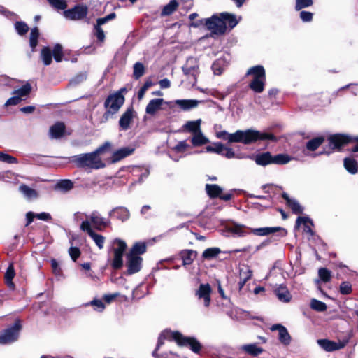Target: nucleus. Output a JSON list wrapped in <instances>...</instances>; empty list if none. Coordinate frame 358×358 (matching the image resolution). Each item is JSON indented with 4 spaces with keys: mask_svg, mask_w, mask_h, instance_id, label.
<instances>
[{
    "mask_svg": "<svg viewBox=\"0 0 358 358\" xmlns=\"http://www.w3.org/2000/svg\"><path fill=\"white\" fill-rule=\"evenodd\" d=\"M216 136L218 138L227 141L229 143H242L245 145L257 141L274 139V136L271 134L260 132L253 129L238 130L233 134H229L226 131H221L216 133Z\"/></svg>",
    "mask_w": 358,
    "mask_h": 358,
    "instance_id": "nucleus-1",
    "label": "nucleus"
},
{
    "mask_svg": "<svg viewBox=\"0 0 358 358\" xmlns=\"http://www.w3.org/2000/svg\"><path fill=\"white\" fill-rule=\"evenodd\" d=\"M165 340L169 341H175L180 345L189 346L192 351L195 353H199L201 349V343L194 338L183 336L178 331L164 330L159 336L157 348L152 352L154 357H159L157 354V350L164 344Z\"/></svg>",
    "mask_w": 358,
    "mask_h": 358,
    "instance_id": "nucleus-2",
    "label": "nucleus"
},
{
    "mask_svg": "<svg viewBox=\"0 0 358 358\" xmlns=\"http://www.w3.org/2000/svg\"><path fill=\"white\" fill-rule=\"evenodd\" d=\"M110 146V144L108 142H106L94 152L73 156L71 161L79 167H87L95 169L103 168L105 166V164L99 157V155Z\"/></svg>",
    "mask_w": 358,
    "mask_h": 358,
    "instance_id": "nucleus-3",
    "label": "nucleus"
},
{
    "mask_svg": "<svg viewBox=\"0 0 358 358\" xmlns=\"http://www.w3.org/2000/svg\"><path fill=\"white\" fill-rule=\"evenodd\" d=\"M253 159L257 165L266 166L269 164H286L292 159V157L287 154L272 155L270 152H264L255 155Z\"/></svg>",
    "mask_w": 358,
    "mask_h": 358,
    "instance_id": "nucleus-4",
    "label": "nucleus"
},
{
    "mask_svg": "<svg viewBox=\"0 0 358 358\" xmlns=\"http://www.w3.org/2000/svg\"><path fill=\"white\" fill-rule=\"evenodd\" d=\"M201 24H205L212 34L216 35L224 34L227 29L222 17L220 15L219 17L217 15H213L210 18L202 19L198 22H192L191 25L197 27Z\"/></svg>",
    "mask_w": 358,
    "mask_h": 358,
    "instance_id": "nucleus-5",
    "label": "nucleus"
},
{
    "mask_svg": "<svg viewBox=\"0 0 358 358\" xmlns=\"http://www.w3.org/2000/svg\"><path fill=\"white\" fill-rule=\"evenodd\" d=\"M248 75L253 76V80L250 83V87L255 92L260 93L264 91L266 75L262 66H255L248 71Z\"/></svg>",
    "mask_w": 358,
    "mask_h": 358,
    "instance_id": "nucleus-6",
    "label": "nucleus"
},
{
    "mask_svg": "<svg viewBox=\"0 0 358 358\" xmlns=\"http://www.w3.org/2000/svg\"><path fill=\"white\" fill-rule=\"evenodd\" d=\"M127 243L124 241L115 238L112 241V251L113 252V259L112 266L115 269L120 268L123 265V255L127 249Z\"/></svg>",
    "mask_w": 358,
    "mask_h": 358,
    "instance_id": "nucleus-7",
    "label": "nucleus"
},
{
    "mask_svg": "<svg viewBox=\"0 0 358 358\" xmlns=\"http://www.w3.org/2000/svg\"><path fill=\"white\" fill-rule=\"evenodd\" d=\"M21 325L19 321H16L11 327L6 329L0 333V344H10L18 339Z\"/></svg>",
    "mask_w": 358,
    "mask_h": 358,
    "instance_id": "nucleus-8",
    "label": "nucleus"
},
{
    "mask_svg": "<svg viewBox=\"0 0 358 358\" xmlns=\"http://www.w3.org/2000/svg\"><path fill=\"white\" fill-rule=\"evenodd\" d=\"M329 145L333 149L340 148L347 143L353 141V139L347 135L344 134H334L331 135L328 138ZM354 141H357V144L352 148V151L354 152H358V137L354 138Z\"/></svg>",
    "mask_w": 358,
    "mask_h": 358,
    "instance_id": "nucleus-9",
    "label": "nucleus"
},
{
    "mask_svg": "<svg viewBox=\"0 0 358 358\" xmlns=\"http://www.w3.org/2000/svg\"><path fill=\"white\" fill-rule=\"evenodd\" d=\"M80 229L87 233L90 238L94 241L99 249H103L106 241V238L93 231L89 220L83 221L80 224Z\"/></svg>",
    "mask_w": 358,
    "mask_h": 358,
    "instance_id": "nucleus-10",
    "label": "nucleus"
},
{
    "mask_svg": "<svg viewBox=\"0 0 358 358\" xmlns=\"http://www.w3.org/2000/svg\"><path fill=\"white\" fill-rule=\"evenodd\" d=\"M124 101V96L120 93L110 94L106 99L104 106L112 113H116Z\"/></svg>",
    "mask_w": 358,
    "mask_h": 358,
    "instance_id": "nucleus-11",
    "label": "nucleus"
},
{
    "mask_svg": "<svg viewBox=\"0 0 358 358\" xmlns=\"http://www.w3.org/2000/svg\"><path fill=\"white\" fill-rule=\"evenodd\" d=\"M225 232L227 236L244 237L250 234V228L234 222L225 227Z\"/></svg>",
    "mask_w": 358,
    "mask_h": 358,
    "instance_id": "nucleus-12",
    "label": "nucleus"
},
{
    "mask_svg": "<svg viewBox=\"0 0 358 358\" xmlns=\"http://www.w3.org/2000/svg\"><path fill=\"white\" fill-rule=\"evenodd\" d=\"M211 292L212 289L208 283L201 284L195 292V296L199 301L203 302L205 307H208L211 302Z\"/></svg>",
    "mask_w": 358,
    "mask_h": 358,
    "instance_id": "nucleus-13",
    "label": "nucleus"
},
{
    "mask_svg": "<svg viewBox=\"0 0 358 358\" xmlns=\"http://www.w3.org/2000/svg\"><path fill=\"white\" fill-rule=\"evenodd\" d=\"M87 14V8L86 6L78 5L76 6L72 9L64 10L63 13L64 16L71 20H79L86 17Z\"/></svg>",
    "mask_w": 358,
    "mask_h": 358,
    "instance_id": "nucleus-14",
    "label": "nucleus"
},
{
    "mask_svg": "<svg viewBox=\"0 0 358 358\" xmlns=\"http://www.w3.org/2000/svg\"><path fill=\"white\" fill-rule=\"evenodd\" d=\"M126 258L127 274L132 275L140 271L143 262V259L140 256L133 255L132 254H127Z\"/></svg>",
    "mask_w": 358,
    "mask_h": 358,
    "instance_id": "nucleus-15",
    "label": "nucleus"
},
{
    "mask_svg": "<svg viewBox=\"0 0 358 358\" xmlns=\"http://www.w3.org/2000/svg\"><path fill=\"white\" fill-rule=\"evenodd\" d=\"M90 220L89 221L90 224L92 223L94 228L97 230H101L103 228L108 227L110 222L109 220H106L103 217L98 211H93L88 217Z\"/></svg>",
    "mask_w": 358,
    "mask_h": 358,
    "instance_id": "nucleus-16",
    "label": "nucleus"
},
{
    "mask_svg": "<svg viewBox=\"0 0 358 358\" xmlns=\"http://www.w3.org/2000/svg\"><path fill=\"white\" fill-rule=\"evenodd\" d=\"M318 345L327 352H332L334 350L342 349L345 347L346 342H334L328 339H318L317 341Z\"/></svg>",
    "mask_w": 358,
    "mask_h": 358,
    "instance_id": "nucleus-17",
    "label": "nucleus"
},
{
    "mask_svg": "<svg viewBox=\"0 0 358 358\" xmlns=\"http://www.w3.org/2000/svg\"><path fill=\"white\" fill-rule=\"evenodd\" d=\"M271 329L278 331V339L282 344L288 345L290 343L291 336L284 326L279 324H274L271 327Z\"/></svg>",
    "mask_w": 358,
    "mask_h": 358,
    "instance_id": "nucleus-18",
    "label": "nucleus"
},
{
    "mask_svg": "<svg viewBox=\"0 0 358 358\" xmlns=\"http://www.w3.org/2000/svg\"><path fill=\"white\" fill-rule=\"evenodd\" d=\"M279 231L283 232V235L286 234L285 229L282 227H261V228H256V229L250 228V233H252L257 236H267V235L273 234V233Z\"/></svg>",
    "mask_w": 358,
    "mask_h": 358,
    "instance_id": "nucleus-19",
    "label": "nucleus"
},
{
    "mask_svg": "<svg viewBox=\"0 0 358 358\" xmlns=\"http://www.w3.org/2000/svg\"><path fill=\"white\" fill-rule=\"evenodd\" d=\"M108 215L110 217L115 216L117 219L122 222L127 220L130 217L129 210L127 208L122 206L113 208L109 212Z\"/></svg>",
    "mask_w": 358,
    "mask_h": 358,
    "instance_id": "nucleus-20",
    "label": "nucleus"
},
{
    "mask_svg": "<svg viewBox=\"0 0 358 358\" xmlns=\"http://www.w3.org/2000/svg\"><path fill=\"white\" fill-rule=\"evenodd\" d=\"M163 103L164 99L161 98L150 100L145 108V113L150 115H155L161 109Z\"/></svg>",
    "mask_w": 358,
    "mask_h": 358,
    "instance_id": "nucleus-21",
    "label": "nucleus"
},
{
    "mask_svg": "<svg viewBox=\"0 0 358 358\" xmlns=\"http://www.w3.org/2000/svg\"><path fill=\"white\" fill-rule=\"evenodd\" d=\"M65 132V125L63 122H58L50 127L49 129V134L51 138H60Z\"/></svg>",
    "mask_w": 358,
    "mask_h": 358,
    "instance_id": "nucleus-22",
    "label": "nucleus"
},
{
    "mask_svg": "<svg viewBox=\"0 0 358 358\" xmlns=\"http://www.w3.org/2000/svg\"><path fill=\"white\" fill-rule=\"evenodd\" d=\"M275 294L278 299L284 303H288L292 299V296L290 294V292L287 289L286 286H284L282 285H278L275 289Z\"/></svg>",
    "mask_w": 358,
    "mask_h": 358,
    "instance_id": "nucleus-23",
    "label": "nucleus"
},
{
    "mask_svg": "<svg viewBox=\"0 0 358 358\" xmlns=\"http://www.w3.org/2000/svg\"><path fill=\"white\" fill-rule=\"evenodd\" d=\"M133 118V110L127 109L121 116L119 125L122 130H127L129 128Z\"/></svg>",
    "mask_w": 358,
    "mask_h": 358,
    "instance_id": "nucleus-24",
    "label": "nucleus"
},
{
    "mask_svg": "<svg viewBox=\"0 0 358 358\" xmlns=\"http://www.w3.org/2000/svg\"><path fill=\"white\" fill-rule=\"evenodd\" d=\"M135 148L134 147L128 146L122 148L113 154V162H117L122 159L131 155L134 152Z\"/></svg>",
    "mask_w": 358,
    "mask_h": 358,
    "instance_id": "nucleus-25",
    "label": "nucleus"
},
{
    "mask_svg": "<svg viewBox=\"0 0 358 358\" xmlns=\"http://www.w3.org/2000/svg\"><path fill=\"white\" fill-rule=\"evenodd\" d=\"M174 103L182 110H189L197 107L199 101L194 99H177L174 101Z\"/></svg>",
    "mask_w": 358,
    "mask_h": 358,
    "instance_id": "nucleus-26",
    "label": "nucleus"
},
{
    "mask_svg": "<svg viewBox=\"0 0 358 358\" xmlns=\"http://www.w3.org/2000/svg\"><path fill=\"white\" fill-rule=\"evenodd\" d=\"M282 197L286 200L287 204L294 213L301 214L303 213V208L296 200L290 199L287 193H283Z\"/></svg>",
    "mask_w": 358,
    "mask_h": 358,
    "instance_id": "nucleus-27",
    "label": "nucleus"
},
{
    "mask_svg": "<svg viewBox=\"0 0 358 358\" xmlns=\"http://www.w3.org/2000/svg\"><path fill=\"white\" fill-rule=\"evenodd\" d=\"M301 224H303V231L305 233L310 235L313 234V231L311 229L313 223L310 218L307 217H299L296 221V227H299Z\"/></svg>",
    "mask_w": 358,
    "mask_h": 358,
    "instance_id": "nucleus-28",
    "label": "nucleus"
},
{
    "mask_svg": "<svg viewBox=\"0 0 358 358\" xmlns=\"http://www.w3.org/2000/svg\"><path fill=\"white\" fill-rule=\"evenodd\" d=\"M180 256L182 260V265H190L196 256V252L192 250H184L180 253Z\"/></svg>",
    "mask_w": 358,
    "mask_h": 358,
    "instance_id": "nucleus-29",
    "label": "nucleus"
},
{
    "mask_svg": "<svg viewBox=\"0 0 358 358\" xmlns=\"http://www.w3.org/2000/svg\"><path fill=\"white\" fill-rule=\"evenodd\" d=\"M220 16L222 17L223 20L225 22V25H227V24H228V26L230 29L234 28L238 23L239 20L241 19V17H239V18L237 19V17L235 15L228 13H220Z\"/></svg>",
    "mask_w": 358,
    "mask_h": 358,
    "instance_id": "nucleus-30",
    "label": "nucleus"
},
{
    "mask_svg": "<svg viewBox=\"0 0 358 358\" xmlns=\"http://www.w3.org/2000/svg\"><path fill=\"white\" fill-rule=\"evenodd\" d=\"M73 186V182L71 180L64 179L59 180L56 183L55 189L62 192H67L71 190Z\"/></svg>",
    "mask_w": 358,
    "mask_h": 358,
    "instance_id": "nucleus-31",
    "label": "nucleus"
},
{
    "mask_svg": "<svg viewBox=\"0 0 358 358\" xmlns=\"http://www.w3.org/2000/svg\"><path fill=\"white\" fill-rule=\"evenodd\" d=\"M19 190L27 199H34L38 196V194L35 189L26 185H21L19 187Z\"/></svg>",
    "mask_w": 358,
    "mask_h": 358,
    "instance_id": "nucleus-32",
    "label": "nucleus"
},
{
    "mask_svg": "<svg viewBox=\"0 0 358 358\" xmlns=\"http://www.w3.org/2000/svg\"><path fill=\"white\" fill-rule=\"evenodd\" d=\"M191 142L194 147H198L208 143L209 140L203 134L202 131H200L193 134Z\"/></svg>",
    "mask_w": 358,
    "mask_h": 358,
    "instance_id": "nucleus-33",
    "label": "nucleus"
},
{
    "mask_svg": "<svg viewBox=\"0 0 358 358\" xmlns=\"http://www.w3.org/2000/svg\"><path fill=\"white\" fill-rule=\"evenodd\" d=\"M201 120L200 119L195 121H188L184 124L183 128L189 132L194 134L201 131Z\"/></svg>",
    "mask_w": 358,
    "mask_h": 358,
    "instance_id": "nucleus-34",
    "label": "nucleus"
},
{
    "mask_svg": "<svg viewBox=\"0 0 358 358\" xmlns=\"http://www.w3.org/2000/svg\"><path fill=\"white\" fill-rule=\"evenodd\" d=\"M344 167L351 174H355L358 171L357 162L351 157L344 159Z\"/></svg>",
    "mask_w": 358,
    "mask_h": 358,
    "instance_id": "nucleus-35",
    "label": "nucleus"
},
{
    "mask_svg": "<svg viewBox=\"0 0 358 358\" xmlns=\"http://www.w3.org/2000/svg\"><path fill=\"white\" fill-rule=\"evenodd\" d=\"M206 191L210 198L219 197L222 192V189L217 185H206Z\"/></svg>",
    "mask_w": 358,
    "mask_h": 358,
    "instance_id": "nucleus-36",
    "label": "nucleus"
},
{
    "mask_svg": "<svg viewBox=\"0 0 358 358\" xmlns=\"http://www.w3.org/2000/svg\"><path fill=\"white\" fill-rule=\"evenodd\" d=\"M242 348L246 353L253 356H257L263 352V349L255 343L245 345Z\"/></svg>",
    "mask_w": 358,
    "mask_h": 358,
    "instance_id": "nucleus-37",
    "label": "nucleus"
},
{
    "mask_svg": "<svg viewBox=\"0 0 358 358\" xmlns=\"http://www.w3.org/2000/svg\"><path fill=\"white\" fill-rule=\"evenodd\" d=\"M178 3L176 0H171L170 2L164 6L162 11V16H168L171 15L178 8Z\"/></svg>",
    "mask_w": 358,
    "mask_h": 358,
    "instance_id": "nucleus-38",
    "label": "nucleus"
},
{
    "mask_svg": "<svg viewBox=\"0 0 358 358\" xmlns=\"http://www.w3.org/2000/svg\"><path fill=\"white\" fill-rule=\"evenodd\" d=\"M324 141V138L322 136L316 137L308 141L306 143V148L310 151L317 150Z\"/></svg>",
    "mask_w": 358,
    "mask_h": 358,
    "instance_id": "nucleus-39",
    "label": "nucleus"
},
{
    "mask_svg": "<svg viewBox=\"0 0 358 358\" xmlns=\"http://www.w3.org/2000/svg\"><path fill=\"white\" fill-rule=\"evenodd\" d=\"M31 86L29 83H26L22 87L13 91V94H17L18 96L24 99L31 92Z\"/></svg>",
    "mask_w": 358,
    "mask_h": 358,
    "instance_id": "nucleus-40",
    "label": "nucleus"
},
{
    "mask_svg": "<svg viewBox=\"0 0 358 358\" xmlns=\"http://www.w3.org/2000/svg\"><path fill=\"white\" fill-rule=\"evenodd\" d=\"M15 275L14 266L13 264H10L8 267L6 274H5V280L7 285L10 288H14V283L13 282L12 280L13 279L14 276Z\"/></svg>",
    "mask_w": 358,
    "mask_h": 358,
    "instance_id": "nucleus-41",
    "label": "nucleus"
},
{
    "mask_svg": "<svg viewBox=\"0 0 358 358\" xmlns=\"http://www.w3.org/2000/svg\"><path fill=\"white\" fill-rule=\"evenodd\" d=\"M221 250L219 248H209L206 249L202 253V257L205 259H212L216 257Z\"/></svg>",
    "mask_w": 358,
    "mask_h": 358,
    "instance_id": "nucleus-42",
    "label": "nucleus"
},
{
    "mask_svg": "<svg viewBox=\"0 0 358 358\" xmlns=\"http://www.w3.org/2000/svg\"><path fill=\"white\" fill-rule=\"evenodd\" d=\"M146 251V245L144 243L138 242L136 243L128 254H132L133 255H138L140 256V255H142L145 253Z\"/></svg>",
    "mask_w": 358,
    "mask_h": 358,
    "instance_id": "nucleus-43",
    "label": "nucleus"
},
{
    "mask_svg": "<svg viewBox=\"0 0 358 358\" xmlns=\"http://www.w3.org/2000/svg\"><path fill=\"white\" fill-rule=\"evenodd\" d=\"M133 76L136 80L139 79L145 73V66L141 62H136L133 66Z\"/></svg>",
    "mask_w": 358,
    "mask_h": 358,
    "instance_id": "nucleus-44",
    "label": "nucleus"
},
{
    "mask_svg": "<svg viewBox=\"0 0 358 358\" xmlns=\"http://www.w3.org/2000/svg\"><path fill=\"white\" fill-rule=\"evenodd\" d=\"M41 57L45 65L51 64L52 55L49 48L45 47L41 50Z\"/></svg>",
    "mask_w": 358,
    "mask_h": 358,
    "instance_id": "nucleus-45",
    "label": "nucleus"
},
{
    "mask_svg": "<svg viewBox=\"0 0 358 358\" xmlns=\"http://www.w3.org/2000/svg\"><path fill=\"white\" fill-rule=\"evenodd\" d=\"M39 36V31L37 27L31 29L29 38V44L34 51L38 44V38Z\"/></svg>",
    "mask_w": 358,
    "mask_h": 358,
    "instance_id": "nucleus-46",
    "label": "nucleus"
},
{
    "mask_svg": "<svg viewBox=\"0 0 358 358\" xmlns=\"http://www.w3.org/2000/svg\"><path fill=\"white\" fill-rule=\"evenodd\" d=\"M49 4L57 10H66L67 3L66 0H47Z\"/></svg>",
    "mask_w": 358,
    "mask_h": 358,
    "instance_id": "nucleus-47",
    "label": "nucleus"
},
{
    "mask_svg": "<svg viewBox=\"0 0 358 358\" xmlns=\"http://www.w3.org/2000/svg\"><path fill=\"white\" fill-rule=\"evenodd\" d=\"M310 307L312 309L319 311L323 312L325 311L327 308L326 303L324 302L317 300L315 299H313L310 301Z\"/></svg>",
    "mask_w": 358,
    "mask_h": 358,
    "instance_id": "nucleus-48",
    "label": "nucleus"
},
{
    "mask_svg": "<svg viewBox=\"0 0 358 358\" xmlns=\"http://www.w3.org/2000/svg\"><path fill=\"white\" fill-rule=\"evenodd\" d=\"M52 55L57 62H60L63 57L62 46L60 44H56L53 48Z\"/></svg>",
    "mask_w": 358,
    "mask_h": 358,
    "instance_id": "nucleus-49",
    "label": "nucleus"
},
{
    "mask_svg": "<svg viewBox=\"0 0 358 358\" xmlns=\"http://www.w3.org/2000/svg\"><path fill=\"white\" fill-rule=\"evenodd\" d=\"M224 146L220 143H215L213 145H208L206 148V152H215L217 154H222L224 152Z\"/></svg>",
    "mask_w": 358,
    "mask_h": 358,
    "instance_id": "nucleus-50",
    "label": "nucleus"
},
{
    "mask_svg": "<svg viewBox=\"0 0 358 358\" xmlns=\"http://www.w3.org/2000/svg\"><path fill=\"white\" fill-rule=\"evenodd\" d=\"M318 275L321 280L324 282H327L331 280V271L325 268H320Z\"/></svg>",
    "mask_w": 358,
    "mask_h": 358,
    "instance_id": "nucleus-51",
    "label": "nucleus"
},
{
    "mask_svg": "<svg viewBox=\"0 0 358 358\" xmlns=\"http://www.w3.org/2000/svg\"><path fill=\"white\" fill-rule=\"evenodd\" d=\"M0 161L8 164H17L18 162L15 157L2 152H0Z\"/></svg>",
    "mask_w": 358,
    "mask_h": 358,
    "instance_id": "nucleus-52",
    "label": "nucleus"
},
{
    "mask_svg": "<svg viewBox=\"0 0 358 358\" xmlns=\"http://www.w3.org/2000/svg\"><path fill=\"white\" fill-rule=\"evenodd\" d=\"M252 273L250 270H248L246 273H240V281L238 282L239 289H241L245 282L251 278Z\"/></svg>",
    "mask_w": 358,
    "mask_h": 358,
    "instance_id": "nucleus-53",
    "label": "nucleus"
},
{
    "mask_svg": "<svg viewBox=\"0 0 358 358\" xmlns=\"http://www.w3.org/2000/svg\"><path fill=\"white\" fill-rule=\"evenodd\" d=\"M86 79L87 73L85 72L80 73L71 79L70 84L71 85H76L84 82Z\"/></svg>",
    "mask_w": 358,
    "mask_h": 358,
    "instance_id": "nucleus-54",
    "label": "nucleus"
},
{
    "mask_svg": "<svg viewBox=\"0 0 358 358\" xmlns=\"http://www.w3.org/2000/svg\"><path fill=\"white\" fill-rule=\"evenodd\" d=\"M313 3V0H296L295 9L296 10H300L303 8L312 6Z\"/></svg>",
    "mask_w": 358,
    "mask_h": 358,
    "instance_id": "nucleus-55",
    "label": "nucleus"
},
{
    "mask_svg": "<svg viewBox=\"0 0 358 358\" xmlns=\"http://www.w3.org/2000/svg\"><path fill=\"white\" fill-rule=\"evenodd\" d=\"M15 28L20 35H24L29 30L27 24L23 22H17L15 24Z\"/></svg>",
    "mask_w": 358,
    "mask_h": 358,
    "instance_id": "nucleus-56",
    "label": "nucleus"
},
{
    "mask_svg": "<svg viewBox=\"0 0 358 358\" xmlns=\"http://www.w3.org/2000/svg\"><path fill=\"white\" fill-rule=\"evenodd\" d=\"M191 61L192 59L187 61L186 66L183 67V71L185 72V74H191L193 76H196L197 73L198 66H189V64Z\"/></svg>",
    "mask_w": 358,
    "mask_h": 358,
    "instance_id": "nucleus-57",
    "label": "nucleus"
},
{
    "mask_svg": "<svg viewBox=\"0 0 358 358\" xmlns=\"http://www.w3.org/2000/svg\"><path fill=\"white\" fill-rule=\"evenodd\" d=\"M88 305L92 306L94 309L96 311L101 312L105 309V305L100 299H94L90 301Z\"/></svg>",
    "mask_w": 358,
    "mask_h": 358,
    "instance_id": "nucleus-58",
    "label": "nucleus"
},
{
    "mask_svg": "<svg viewBox=\"0 0 358 358\" xmlns=\"http://www.w3.org/2000/svg\"><path fill=\"white\" fill-rule=\"evenodd\" d=\"M189 147V145L187 143L186 141H180L173 148V150L178 153H182L186 151V150Z\"/></svg>",
    "mask_w": 358,
    "mask_h": 358,
    "instance_id": "nucleus-59",
    "label": "nucleus"
},
{
    "mask_svg": "<svg viewBox=\"0 0 358 358\" xmlns=\"http://www.w3.org/2000/svg\"><path fill=\"white\" fill-rule=\"evenodd\" d=\"M352 292V285L349 282H343L340 285V292L342 294L347 295Z\"/></svg>",
    "mask_w": 358,
    "mask_h": 358,
    "instance_id": "nucleus-60",
    "label": "nucleus"
},
{
    "mask_svg": "<svg viewBox=\"0 0 358 358\" xmlns=\"http://www.w3.org/2000/svg\"><path fill=\"white\" fill-rule=\"evenodd\" d=\"M222 64V60L219 59L215 61L212 65V69L215 75H220L223 71V68H222L221 65Z\"/></svg>",
    "mask_w": 358,
    "mask_h": 358,
    "instance_id": "nucleus-61",
    "label": "nucleus"
},
{
    "mask_svg": "<svg viewBox=\"0 0 358 358\" xmlns=\"http://www.w3.org/2000/svg\"><path fill=\"white\" fill-rule=\"evenodd\" d=\"M152 82L151 81H145L143 87L139 90L138 92V99H142L145 95V92L148 90V89L152 86Z\"/></svg>",
    "mask_w": 358,
    "mask_h": 358,
    "instance_id": "nucleus-62",
    "label": "nucleus"
},
{
    "mask_svg": "<svg viewBox=\"0 0 358 358\" xmlns=\"http://www.w3.org/2000/svg\"><path fill=\"white\" fill-rule=\"evenodd\" d=\"M13 96L8 99L5 103L6 106H15L18 104L22 99V97L18 96L17 94H13Z\"/></svg>",
    "mask_w": 358,
    "mask_h": 358,
    "instance_id": "nucleus-63",
    "label": "nucleus"
},
{
    "mask_svg": "<svg viewBox=\"0 0 358 358\" xmlns=\"http://www.w3.org/2000/svg\"><path fill=\"white\" fill-rule=\"evenodd\" d=\"M313 14L309 11H301L300 13V18L304 22H308L312 21Z\"/></svg>",
    "mask_w": 358,
    "mask_h": 358,
    "instance_id": "nucleus-64",
    "label": "nucleus"
}]
</instances>
